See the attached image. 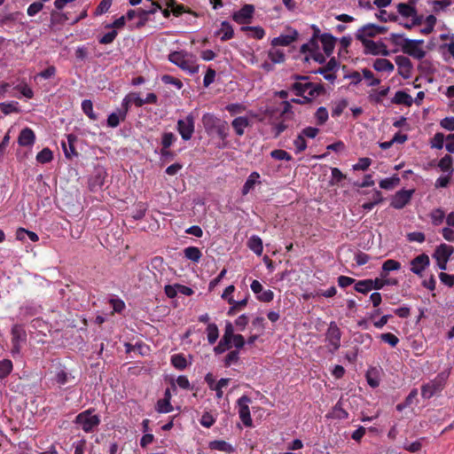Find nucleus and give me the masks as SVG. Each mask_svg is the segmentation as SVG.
<instances>
[{
	"label": "nucleus",
	"instance_id": "nucleus-1",
	"mask_svg": "<svg viewBox=\"0 0 454 454\" xmlns=\"http://www.w3.org/2000/svg\"><path fill=\"white\" fill-rule=\"evenodd\" d=\"M168 59L190 74H194L199 71V66L196 64L195 57L188 51H172L168 54Z\"/></svg>",
	"mask_w": 454,
	"mask_h": 454
},
{
	"label": "nucleus",
	"instance_id": "nucleus-2",
	"mask_svg": "<svg viewBox=\"0 0 454 454\" xmlns=\"http://www.w3.org/2000/svg\"><path fill=\"white\" fill-rule=\"evenodd\" d=\"M202 122L207 133L215 132L222 140L228 137L229 126L227 121L221 120L213 114L207 113L202 116Z\"/></svg>",
	"mask_w": 454,
	"mask_h": 454
},
{
	"label": "nucleus",
	"instance_id": "nucleus-3",
	"mask_svg": "<svg viewBox=\"0 0 454 454\" xmlns=\"http://www.w3.org/2000/svg\"><path fill=\"white\" fill-rule=\"evenodd\" d=\"M450 376V371L439 372L433 380L421 386V396L424 399H430L437 395L445 387Z\"/></svg>",
	"mask_w": 454,
	"mask_h": 454
},
{
	"label": "nucleus",
	"instance_id": "nucleus-4",
	"mask_svg": "<svg viewBox=\"0 0 454 454\" xmlns=\"http://www.w3.org/2000/svg\"><path fill=\"white\" fill-rule=\"evenodd\" d=\"M94 409L90 408L80 412L76 415L74 423L81 427L83 432L91 433L100 424V417L97 414H93Z\"/></svg>",
	"mask_w": 454,
	"mask_h": 454
},
{
	"label": "nucleus",
	"instance_id": "nucleus-5",
	"mask_svg": "<svg viewBox=\"0 0 454 454\" xmlns=\"http://www.w3.org/2000/svg\"><path fill=\"white\" fill-rule=\"evenodd\" d=\"M341 335L342 333L337 324L334 321L330 322L325 333V341L331 353L334 354L340 348Z\"/></svg>",
	"mask_w": 454,
	"mask_h": 454
},
{
	"label": "nucleus",
	"instance_id": "nucleus-6",
	"mask_svg": "<svg viewBox=\"0 0 454 454\" xmlns=\"http://www.w3.org/2000/svg\"><path fill=\"white\" fill-rule=\"evenodd\" d=\"M176 129L184 141L192 138L195 129V118L192 114H189L184 119H179L176 123Z\"/></svg>",
	"mask_w": 454,
	"mask_h": 454
},
{
	"label": "nucleus",
	"instance_id": "nucleus-7",
	"mask_svg": "<svg viewBox=\"0 0 454 454\" xmlns=\"http://www.w3.org/2000/svg\"><path fill=\"white\" fill-rule=\"evenodd\" d=\"M454 252V247L446 244L438 246L433 254V257L437 261L438 268L442 270L447 269V262Z\"/></svg>",
	"mask_w": 454,
	"mask_h": 454
},
{
	"label": "nucleus",
	"instance_id": "nucleus-8",
	"mask_svg": "<svg viewBox=\"0 0 454 454\" xmlns=\"http://www.w3.org/2000/svg\"><path fill=\"white\" fill-rule=\"evenodd\" d=\"M252 402L251 398L246 395H242L237 400L239 408V416L246 427H252L253 420L250 414L249 403Z\"/></svg>",
	"mask_w": 454,
	"mask_h": 454
},
{
	"label": "nucleus",
	"instance_id": "nucleus-9",
	"mask_svg": "<svg viewBox=\"0 0 454 454\" xmlns=\"http://www.w3.org/2000/svg\"><path fill=\"white\" fill-rule=\"evenodd\" d=\"M340 63L338 60L335 58H332L324 67H319L311 73L322 74L326 81L333 83L337 77L334 73L338 71Z\"/></svg>",
	"mask_w": 454,
	"mask_h": 454
},
{
	"label": "nucleus",
	"instance_id": "nucleus-10",
	"mask_svg": "<svg viewBox=\"0 0 454 454\" xmlns=\"http://www.w3.org/2000/svg\"><path fill=\"white\" fill-rule=\"evenodd\" d=\"M423 43L424 40L422 39H409L405 41L403 52L416 59H422L426 56V51L419 45L423 44Z\"/></svg>",
	"mask_w": 454,
	"mask_h": 454
},
{
	"label": "nucleus",
	"instance_id": "nucleus-11",
	"mask_svg": "<svg viewBox=\"0 0 454 454\" xmlns=\"http://www.w3.org/2000/svg\"><path fill=\"white\" fill-rule=\"evenodd\" d=\"M254 13V6L250 4H244L240 10L233 12L232 20L241 25L248 24L253 19Z\"/></svg>",
	"mask_w": 454,
	"mask_h": 454
},
{
	"label": "nucleus",
	"instance_id": "nucleus-12",
	"mask_svg": "<svg viewBox=\"0 0 454 454\" xmlns=\"http://www.w3.org/2000/svg\"><path fill=\"white\" fill-rule=\"evenodd\" d=\"M414 190L402 189L392 197L390 206L395 209L403 208L411 200Z\"/></svg>",
	"mask_w": 454,
	"mask_h": 454
},
{
	"label": "nucleus",
	"instance_id": "nucleus-13",
	"mask_svg": "<svg viewBox=\"0 0 454 454\" xmlns=\"http://www.w3.org/2000/svg\"><path fill=\"white\" fill-rule=\"evenodd\" d=\"M363 46L364 47L365 54L372 55H382L388 56L389 51L387 50V46L382 42H374L372 40H363L361 41Z\"/></svg>",
	"mask_w": 454,
	"mask_h": 454
},
{
	"label": "nucleus",
	"instance_id": "nucleus-14",
	"mask_svg": "<svg viewBox=\"0 0 454 454\" xmlns=\"http://www.w3.org/2000/svg\"><path fill=\"white\" fill-rule=\"evenodd\" d=\"M398 67V74L404 79H409L412 74V63L408 57L399 55L395 58Z\"/></svg>",
	"mask_w": 454,
	"mask_h": 454
},
{
	"label": "nucleus",
	"instance_id": "nucleus-15",
	"mask_svg": "<svg viewBox=\"0 0 454 454\" xmlns=\"http://www.w3.org/2000/svg\"><path fill=\"white\" fill-rule=\"evenodd\" d=\"M430 260L427 254H421L411 261V271L422 277L423 271L429 266Z\"/></svg>",
	"mask_w": 454,
	"mask_h": 454
},
{
	"label": "nucleus",
	"instance_id": "nucleus-16",
	"mask_svg": "<svg viewBox=\"0 0 454 454\" xmlns=\"http://www.w3.org/2000/svg\"><path fill=\"white\" fill-rule=\"evenodd\" d=\"M77 141V136L71 133L67 135V141L61 142V147L65 157L67 159H72L74 157L78 156V153L76 152L74 144Z\"/></svg>",
	"mask_w": 454,
	"mask_h": 454
},
{
	"label": "nucleus",
	"instance_id": "nucleus-17",
	"mask_svg": "<svg viewBox=\"0 0 454 454\" xmlns=\"http://www.w3.org/2000/svg\"><path fill=\"white\" fill-rule=\"evenodd\" d=\"M35 142V134L30 128H24L20 132L18 137V143L20 146L29 147Z\"/></svg>",
	"mask_w": 454,
	"mask_h": 454
},
{
	"label": "nucleus",
	"instance_id": "nucleus-18",
	"mask_svg": "<svg viewBox=\"0 0 454 454\" xmlns=\"http://www.w3.org/2000/svg\"><path fill=\"white\" fill-rule=\"evenodd\" d=\"M74 380V376L65 366L60 365L55 373L54 380L59 386H64Z\"/></svg>",
	"mask_w": 454,
	"mask_h": 454
},
{
	"label": "nucleus",
	"instance_id": "nucleus-19",
	"mask_svg": "<svg viewBox=\"0 0 454 454\" xmlns=\"http://www.w3.org/2000/svg\"><path fill=\"white\" fill-rule=\"evenodd\" d=\"M377 35L376 33V24L368 23L359 29H357L356 33V38L360 42L363 40H369L370 37H374Z\"/></svg>",
	"mask_w": 454,
	"mask_h": 454
},
{
	"label": "nucleus",
	"instance_id": "nucleus-20",
	"mask_svg": "<svg viewBox=\"0 0 454 454\" xmlns=\"http://www.w3.org/2000/svg\"><path fill=\"white\" fill-rule=\"evenodd\" d=\"M298 37V32L296 30H293L291 34L288 35H280L272 39L271 45L273 47L277 46H288L292 43H294Z\"/></svg>",
	"mask_w": 454,
	"mask_h": 454
},
{
	"label": "nucleus",
	"instance_id": "nucleus-21",
	"mask_svg": "<svg viewBox=\"0 0 454 454\" xmlns=\"http://www.w3.org/2000/svg\"><path fill=\"white\" fill-rule=\"evenodd\" d=\"M319 40L323 45L325 55L327 57L331 56L335 47L336 37L330 33H323Z\"/></svg>",
	"mask_w": 454,
	"mask_h": 454
},
{
	"label": "nucleus",
	"instance_id": "nucleus-22",
	"mask_svg": "<svg viewBox=\"0 0 454 454\" xmlns=\"http://www.w3.org/2000/svg\"><path fill=\"white\" fill-rule=\"evenodd\" d=\"M42 306L34 302H27L20 309V316L23 318L36 316L42 312Z\"/></svg>",
	"mask_w": 454,
	"mask_h": 454
},
{
	"label": "nucleus",
	"instance_id": "nucleus-23",
	"mask_svg": "<svg viewBox=\"0 0 454 454\" xmlns=\"http://www.w3.org/2000/svg\"><path fill=\"white\" fill-rule=\"evenodd\" d=\"M260 174L257 171H253L248 177L247 178L245 184L242 186L241 193L242 195H247L252 191L255 184H260Z\"/></svg>",
	"mask_w": 454,
	"mask_h": 454
},
{
	"label": "nucleus",
	"instance_id": "nucleus-24",
	"mask_svg": "<svg viewBox=\"0 0 454 454\" xmlns=\"http://www.w3.org/2000/svg\"><path fill=\"white\" fill-rule=\"evenodd\" d=\"M250 125L249 119L246 116L236 117L231 121V126L235 130L236 135L241 137L245 133V129Z\"/></svg>",
	"mask_w": 454,
	"mask_h": 454
},
{
	"label": "nucleus",
	"instance_id": "nucleus-25",
	"mask_svg": "<svg viewBox=\"0 0 454 454\" xmlns=\"http://www.w3.org/2000/svg\"><path fill=\"white\" fill-rule=\"evenodd\" d=\"M215 35L220 36L221 41L224 42L234 36V30L232 26L224 20L221 23V27L215 32Z\"/></svg>",
	"mask_w": 454,
	"mask_h": 454
},
{
	"label": "nucleus",
	"instance_id": "nucleus-26",
	"mask_svg": "<svg viewBox=\"0 0 454 454\" xmlns=\"http://www.w3.org/2000/svg\"><path fill=\"white\" fill-rule=\"evenodd\" d=\"M396 9L398 13L404 18H410L411 15L416 14V7L412 0L407 3H399L396 5Z\"/></svg>",
	"mask_w": 454,
	"mask_h": 454
},
{
	"label": "nucleus",
	"instance_id": "nucleus-27",
	"mask_svg": "<svg viewBox=\"0 0 454 454\" xmlns=\"http://www.w3.org/2000/svg\"><path fill=\"white\" fill-rule=\"evenodd\" d=\"M170 386L174 392H176L177 387L184 390H192L193 388L185 375H180L176 379H171Z\"/></svg>",
	"mask_w": 454,
	"mask_h": 454
},
{
	"label": "nucleus",
	"instance_id": "nucleus-28",
	"mask_svg": "<svg viewBox=\"0 0 454 454\" xmlns=\"http://www.w3.org/2000/svg\"><path fill=\"white\" fill-rule=\"evenodd\" d=\"M247 247L256 255H262L263 252V244L262 239L257 235H252L247 244Z\"/></svg>",
	"mask_w": 454,
	"mask_h": 454
},
{
	"label": "nucleus",
	"instance_id": "nucleus-29",
	"mask_svg": "<svg viewBox=\"0 0 454 454\" xmlns=\"http://www.w3.org/2000/svg\"><path fill=\"white\" fill-rule=\"evenodd\" d=\"M391 101L393 104L404 105L406 106H411L413 104L411 96L403 90L396 91Z\"/></svg>",
	"mask_w": 454,
	"mask_h": 454
},
{
	"label": "nucleus",
	"instance_id": "nucleus-30",
	"mask_svg": "<svg viewBox=\"0 0 454 454\" xmlns=\"http://www.w3.org/2000/svg\"><path fill=\"white\" fill-rule=\"evenodd\" d=\"M69 20L68 14L66 12H62L61 10H57L56 8L51 12V19L50 23L51 27H55L57 25H63L67 21Z\"/></svg>",
	"mask_w": 454,
	"mask_h": 454
},
{
	"label": "nucleus",
	"instance_id": "nucleus-31",
	"mask_svg": "<svg viewBox=\"0 0 454 454\" xmlns=\"http://www.w3.org/2000/svg\"><path fill=\"white\" fill-rule=\"evenodd\" d=\"M27 340L26 331L21 325H14L12 327V342H25Z\"/></svg>",
	"mask_w": 454,
	"mask_h": 454
},
{
	"label": "nucleus",
	"instance_id": "nucleus-32",
	"mask_svg": "<svg viewBox=\"0 0 454 454\" xmlns=\"http://www.w3.org/2000/svg\"><path fill=\"white\" fill-rule=\"evenodd\" d=\"M381 269H382V270L380 272V277L382 278H387L389 271L400 270L401 263L395 260L388 259L383 262Z\"/></svg>",
	"mask_w": 454,
	"mask_h": 454
},
{
	"label": "nucleus",
	"instance_id": "nucleus-33",
	"mask_svg": "<svg viewBox=\"0 0 454 454\" xmlns=\"http://www.w3.org/2000/svg\"><path fill=\"white\" fill-rule=\"evenodd\" d=\"M373 68L378 72H392L395 69L393 63L387 59H377L373 63Z\"/></svg>",
	"mask_w": 454,
	"mask_h": 454
},
{
	"label": "nucleus",
	"instance_id": "nucleus-34",
	"mask_svg": "<svg viewBox=\"0 0 454 454\" xmlns=\"http://www.w3.org/2000/svg\"><path fill=\"white\" fill-rule=\"evenodd\" d=\"M184 255L187 260L199 262L202 257V253L197 247H188L184 249Z\"/></svg>",
	"mask_w": 454,
	"mask_h": 454
},
{
	"label": "nucleus",
	"instance_id": "nucleus-35",
	"mask_svg": "<svg viewBox=\"0 0 454 454\" xmlns=\"http://www.w3.org/2000/svg\"><path fill=\"white\" fill-rule=\"evenodd\" d=\"M307 92L308 94L305 95V98H309L311 103L314 98L324 95L325 93V89L321 83L312 82V86L308 89Z\"/></svg>",
	"mask_w": 454,
	"mask_h": 454
},
{
	"label": "nucleus",
	"instance_id": "nucleus-36",
	"mask_svg": "<svg viewBox=\"0 0 454 454\" xmlns=\"http://www.w3.org/2000/svg\"><path fill=\"white\" fill-rule=\"evenodd\" d=\"M208 446L211 450L223 451L227 453H231L233 451L232 446L223 440L212 441L209 442Z\"/></svg>",
	"mask_w": 454,
	"mask_h": 454
},
{
	"label": "nucleus",
	"instance_id": "nucleus-37",
	"mask_svg": "<svg viewBox=\"0 0 454 454\" xmlns=\"http://www.w3.org/2000/svg\"><path fill=\"white\" fill-rule=\"evenodd\" d=\"M206 333L208 343L211 345L215 344L219 338V330L216 324L208 323L206 329Z\"/></svg>",
	"mask_w": 454,
	"mask_h": 454
},
{
	"label": "nucleus",
	"instance_id": "nucleus-38",
	"mask_svg": "<svg viewBox=\"0 0 454 454\" xmlns=\"http://www.w3.org/2000/svg\"><path fill=\"white\" fill-rule=\"evenodd\" d=\"M312 86V82H295L291 86V90L294 92V94L298 97H303L306 95V92L309 87Z\"/></svg>",
	"mask_w": 454,
	"mask_h": 454
},
{
	"label": "nucleus",
	"instance_id": "nucleus-39",
	"mask_svg": "<svg viewBox=\"0 0 454 454\" xmlns=\"http://www.w3.org/2000/svg\"><path fill=\"white\" fill-rule=\"evenodd\" d=\"M330 416L335 419H346L348 418V412L342 408L341 402L338 401L333 406Z\"/></svg>",
	"mask_w": 454,
	"mask_h": 454
},
{
	"label": "nucleus",
	"instance_id": "nucleus-40",
	"mask_svg": "<svg viewBox=\"0 0 454 454\" xmlns=\"http://www.w3.org/2000/svg\"><path fill=\"white\" fill-rule=\"evenodd\" d=\"M241 31H248L250 34L248 35L250 37L254 39H262L265 35L264 29L260 27H249V26H243L241 27Z\"/></svg>",
	"mask_w": 454,
	"mask_h": 454
},
{
	"label": "nucleus",
	"instance_id": "nucleus-41",
	"mask_svg": "<svg viewBox=\"0 0 454 454\" xmlns=\"http://www.w3.org/2000/svg\"><path fill=\"white\" fill-rule=\"evenodd\" d=\"M170 361L171 364L179 371H183L187 367V361L184 354L173 355Z\"/></svg>",
	"mask_w": 454,
	"mask_h": 454
},
{
	"label": "nucleus",
	"instance_id": "nucleus-42",
	"mask_svg": "<svg viewBox=\"0 0 454 454\" xmlns=\"http://www.w3.org/2000/svg\"><path fill=\"white\" fill-rule=\"evenodd\" d=\"M319 51V45H318V39L310 38L308 43H303L301 46L300 51L301 53H307L312 54L316 51Z\"/></svg>",
	"mask_w": 454,
	"mask_h": 454
},
{
	"label": "nucleus",
	"instance_id": "nucleus-43",
	"mask_svg": "<svg viewBox=\"0 0 454 454\" xmlns=\"http://www.w3.org/2000/svg\"><path fill=\"white\" fill-rule=\"evenodd\" d=\"M268 56L273 64L283 63L286 59L284 51L275 47L269 51Z\"/></svg>",
	"mask_w": 454,
	"mask_h": 454
},
{
	"label": "nucleus",
	"instance_id": "nucleus-44",
	"mask_svg": "<svg viewBox=\"0 0 454 454\" xmlns=\"http://www.w3.org/2000/svg\"><path fill=\"white\" fill-rule=\"evenodd\" d=\"M174 407L171 402L165 399H159L155 404V411L158 413H169L173 411Z\"/></svg>",
	"mask_w": 454,
	"mask_h": 454
},
{
	"label": "nucleus",
	"instance_id": "nucleus-45",
	"mask_svg": "<svg viewBox=\"0 0 454 454\" xmlns=\"http://www.w3.org/2000/svg\"><path fill=\"white\" fill-rule=\"evenodd\" d=\"M35 159H36L37 162H39L41 164L49 163L53 159L52 151L50 148L45 147L37 153Z\"/></svg>",
	"mask_w": 454,
	"mask_h": 454
},
{
	"label": "nucleus",
	"instance_id": "nucleus-46",
	"mask_svg": "<svg viewBox=\"0 0 454 454\" xmlns=\"http://www.w3.org/2000/svg\"><path fill=\"white\" fill-rule=\"evenodd\" d=\"M239 361V351L231 350L223 359L224 367H231V365L237 364Z\"/></svg>",
	"mask_w": 454,
	"mask_h": 454
},
{
	"label": "nucleus",
	"instance_id": "nucleus-47",
	"mask_svg": "<svg viewBox=\"0 0 454 454\" xmlns=\"http://www.w3.org/2000/svg\"><path fill=\"white\" fill-rule=\"evenodd\" d=\"M432 224L438 226L442 223L445 218V212L442 208H435L430 213Z\"/></svg>",
	"mask_w": 454,
	"mask_h": 454
},
{
	"label": "nucleus",
	"instance_id": "nucleus-48",
	"mask_svg": "<svg viewBox=\"0 0 454 454\" xmlns=\"http://www.w3.org/2000/svg\"><path fill=\"white\" fill-rule=\"evenodd\" d=\"M18 106L19 103L16 101L2 102L0 103V109L5 115H7L12 113H19L20 109Z\"/></svg>",
	"mask_w": 454,
	"mask_h": 454
},
{
	"label": "nucleus",
	"instance_id": "nucleus-49",
	"mask_svg": "<svg viewBox=\"0 0 454 454\" xmlns=\"http://www.w3.org/2000/svg\"><path fill=\"white\" fill-rule=\"evenodd\" d=\"M231 348V340L222 337L218 344L214 348L215 355H220Z\"/></svg>",
	"mask_w": 454,
	"mask_h": 454
},
{
	"label": "nucleus",
	"instance_id": "nucleus-50",
	"mask_svg": "<svg viewBox=\"0 0 454 454\" xmlns=\"http://www.w3.org/2000/svg\"><path fill=\"white\" fill-rule=\"evenodd\" d=\"M452 161V157L449 154H446L440 160L438 167L440 168L441 170L451 174L453 171Z\"/></svg>",
	"mask_w": 454,
	"mask_h": 454
},
{
	"label": "nucleus",
	"instance_id": "nucleus-51",
	"mask_svg": "<svg viewBox=\"0 0 454 454\" xmlns=\"http://www.w3.org/2000/svg\"><path fill=\"white\" fill-rule=\"evenodd\" d=\"M82 109L90 119L93 121L98 119L97 114L93 112V103L90 99H84L82 102Z\"/></svg>",
	"mask_w": 454,
	"mask_h": 454
},
{
	"label": "nucleus",
	"instance_id": "nucleus-52",
	"mask_svg": "<svg viewBox=\"0 0 454 454\" xmlns=\"http://www.w3.org/2000/svg\"><path fill=\"white\" fill-rule=\"evenodd\" d=\"M12 371V362L9 359L0 361V379H4Z\"/></svg>",
	"mask_w": 454,
	"mask_h": 454
},
{
	"label": "nucleus",
	"instance_id": "nucleus-53",
	"mask_svg": "<svg viewBox=\"0 0 454 454\" xmlns=\"http://www.w3.org/2000/svg\"><path fill=\"white\" fill-rule=\"evenodd\" d=\"M270 156H271V158L278 160L290 161L293 160L292 155L289 153H287L286 151L282 150V149H275V150L271 151Z\"/></svg>",
	"mask_w": 454,
	"mask_h": 454
},
{
	"label": "nucleus",
	"instance_id": "nucleus-54",
	"mask_svg": "<svg viewBox=\"0 0 454 454\" xmlns=\"http://www.w3.org/2000/svg\"><path fill=\"white\" fill-rule=\"evenodd\" d=\"M399 182H400L399 177H397L395 176H392V177H387V178L382 179L380 182V187L381 189H385V190H391L395 185H397L399 184Z\"/></svg>",
	"mask_w": 454,
	"mask_h": 454
},
{
	"label": "nucleus",
	"instance_id": "nucleus-55",
	"mask_svg": "<svg viewBox=\"0 0 454 454\" xmlns=\"http://www.w3.org/2000/svg\"><path fill=\"white\" fill-rule=\"evenodd\" d=\"M372 279L359 280L355 284L354 289L361 294H367L371 290Z\"/></svg>",
	"mask_w": 454,
	"mask_h": 454
},
{
	"label": "nucleus",
	"instance_id": "nucleus-56",
	"mask_svg": "<svg viewBox=\"0 0 454 454\" xmlns=\"http://www.w3.org/2000/svg\"><path fill=\"white\" fill-rule=\"evenodd\" d=\"M331 174L332 176L331 180L329 181L331 185L338 184L346 178V176L338 168H332Z\"/></svg>",
	"mask_w": 454,
	"mask_h": 454
},
{
	"label": "nucleus",
	"instance_id": "nucleus-57",
	"mask_svg": "<svg viewBox=\"0 0 454 454\" xmlns=\"http://www.w3.org/2000/svg\"><path fill=\"white\" fill-rule=\"evenodd\" d=\"M294 152L296 154L302 153L307 148V142L305 138L301 135V133L298 134L297 137L294 140Z\"/></svg>",
	"mask_w": 454,
	"mask_h": 454
},
{
	"label": "nucleus",
	"instance_id": "nucleus-58",
	"mask_svg": "<svg viewBox=\"0 0 454 454\" xmlns=\"http://www.w3.org/2000/svg\"><path fill=\"white\" fill-rule=\"evenodd\" d=\"M387 39L395 46H400L402 50L403 45H405V41L409 40V38H404L403 34L396 33H391Z\"/></svg>",
	"mask_w": 454,
	"mask_h": 454
},
{
	"label": "nucleus",
	"instance_id": "nucleus-59",
	"mask_svg": "<svg viewBox=\"0 0 454 454\" xmlns=\"http://www.w3.org/2000/svg\"><path fill=\"white\" fill-rule=\"evenodd\" d=\"M176 141V137L172 132H164L162 134L161 145L165 149H168Z\"/></svg>",
	"mask_w": 454,
	"mask_h": 454
},
{
	"label": "nucleus",
	"instance_id": "nucleus-60",
	"mask_svg": "<svg viewBox=\"0 0 454 454\" xmlns=\"http://www.w3.org/2000/svg\"><path fill=\"white\" fill-rule=\"evenodd\" d=\"M315 117L317 119V123L318 125H323L328 120V111L325 106H320L317 108Z\"/></svg>",
	"mask_w": 454,
	"mask_h": 454
},
{
	"label": "nucleus",
	"instance_id": "nucleus-61",
	"mask_svg": "<svg viewBox=\"0 0 454 454\" xmlns=\"http://www.w3.org/2000/svg\"><path fill=\"white\" fill-rule=\"evenodd\" d=\"M372 164V160L367 157H363L358 160V161L352 166L353 170H366L370 165Z\"/></svg>",
	"mask_w": 454,
	"mask_h": 454
},
{
	"label": "nucleus",
	"instance_id": "nucleus-62",
	"mask_svg": "<svg viewBox=\"0 0 454 454\" xmlns=\"http://www.w3.org/2000/svg\"><path fill=\"white\" fill-rule=\"evenodd\" d=\"M215 422V417L209 412H204L200 419V425L206 428H210Z\"/></svg>",
	"mask_w": 454,
	"mask_h": 454
},
{
	"label": "nucleus",
	"instance_id": "nucleus-63",
	"mask_svg": "<svg viewBox=\"0 0 454 454\" xmlns=\"http://www.w3.org/2000/svg\"><path fill=\"white\" fill-rule=\"evenodd\" d=\"M117 35H118V32L115 29H113V30L107 32L106 34H105L103 36H101L98 39V43L100 44H110L115 40Z\"/></svg>",
	"mask_w": 454,
	"mask_h": 454
},
{
	"label": "nucleus",
	"instance_id": "nucleus-64",
	"mask_svg": "<svg viewBox=\"0 0 454 454\" xmlns=\"http://www.w3.org/2000/svg\"><path fill=\"white\" fill-rule=\"evenodd\" d=\"M446 140V137H444V135L442 133H436L432 141H431V146L433 148H436V149H442L444 145V141Z\"/></svg>",
	"mask_w": 454,
	"mask_h": 454
}]
</instances>
